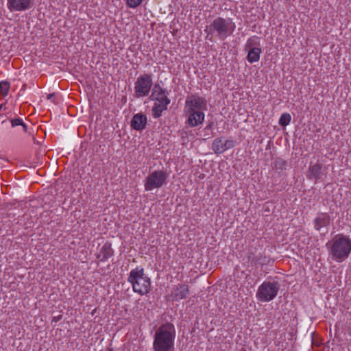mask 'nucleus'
Segmentation results:
<instances>
[{
  "mask_svg": "<svg viewBox=\"0 0 351 351\" xmlns=\"http://www.w3.org/2000/svg\"><path fill=\"white\" fill-rule=\"evenodd\" d=\"M128 282L132 285L134 292L141 295H147L150 291L151 280L142 267L132 269L128 274Z\"/></svg>",
  "mask_w": 351,
  "mask_h": 351,
  "instance_id": "20e7f679",
  "label": "nucleus"
},
{
  "mask_svg": "<svg viewBox=\"0 0 351 351\" xmlns=\"http://www.w3.org/2000/svg\"><path fill=\"white\" fill-rule=\"evenodd\" d=\"M21 126L23 128V131L25 132H27V125H26V124L24 122H23V123L21 124Z\"/></svg>",
  "mask_w": 351,
  "mask_h": 351,
  "instance_id": "393cba45",
  "label": "nucleus"
},
{
  "mask_svg": "<svg viewBox=\"0 0 351 351\" xmlns=\"http://www.w3.org/2000/svg\"><path fill=\"white\" fill-rule=\"evenodd\" d=\"M280 285L276 281H265L258 288L256 296L261 302H270L277 295Z\"/></svg>",
  "mask_w": 351,
  "mask_h": 351,
  "instance_id": "0eeeda50",
  "label": "nucleus"
},
{
  "mask_svg": "<svg viewBox=\"0 0 351 351\" xmlns=\"http://www.w3.org/2000/svg\"><path fill=\"white\" fill-rule=\"evenodd\" d=\"M211 149L213 151V152L217 154H219L224 152L222 138H215L212 143Z\"/></svg>",
  "mask_w": 351,
  "mask_h": 351,
  "instance_id": "a211bd4d",
  "label": "nucleus"
},
{
  "mask_svg": "<svg viewBox=\"0 0 351 351\" xmlns=\"http://www.w3.org/2000/svg\"><path fill=\"white\" fill-rule=\"evenodd\" d=\"M212 125H213V123H210V124L207 126V128H211Z\"/></svg>",
  "mask_w": 351,
  "mask_h": 351,
  "instance_id": "a878e982",
  "label": "nucleus"
},
{
  "mask_svg": "<svg viewBox=\"0 0 351 351\" xmlns=\"http://www.w3.org/2000/svg\"><path fill=\"white\" fill-rule=\"evenodd\" d=\"M224 152L227 149H231L234 146V142L232 140H226L223 143Z\"/></svg>",
  "mask_w": 351,
  "mask_h": 351,
  "instance_id": "4be33fe9",
  "label": "nucleus"
},
{
  "mask_svg": "<svg viewBox=\"0 0 351 351\" xmlns=\"http://www.w3.org/2000/svg\"><path fill=\"white\" fill-rule=\"evenodd\" d=\"M206 110V101L204 97L197 95L187 96L184 109L187 117L186 124L191 128L202 125L205 118L204 111Z\"/></svg>",
  "mask_w": 351,
  "mask_h": 351,
  "instance_id": "f257e3e1",
  "label": "nucleus"
},
{
  "mask_svg": "<svg viewBox=\"0 0 351 351\" xmlns=\"http://www.w3.org/2000/svg\"><path fill=\"white\" fill-rule=\"evenodd\" d=\"M259 45L258 37L252 36L247 39L245 45V49L248 51L247 59L249 62L254 63L259 60L262 51Z\"/></svg>",
  "mask_w": 351,
  "mask_h": 351,
  "instance_id": "1a4fd4ad",
  "label": "nucleus"
},
{
  "mask_svg": "<svg viewBox=\"0 0 351 351\" xmlns=\"http://www.w3.org/2000/svg\"><path fill=\"white\" fill-rule=\"evenodd\" d=\"M322 165L320 163H315V165H310L308 171L307 177L311 180H320L326 174L322 169Z\"/></svg>",
  "mask_w": 351,
  "mask_h": 351,
  "instance_id": "4468645a",
  "label": "nucleus"
},
{
  "mask_svg": "<svg viewBox=\"0 0 351 351\" xmlns=\"http://www.w3.org/2000/svg\"><path fill=\"white\" fill-rule=\"evenodd\" d=\"M34 0H7V8L10 12H21L29 10Z\"/></svg>",
  "mask_w": 351,
  "mask_h": 351,
  "instance_id": "9b49d317",
  "label": "nucleus"
},
{
  "mask_svg": "<svg viewBox=\"0 0 351 351\" xmlns=\"http://www.w3.org/2000/svg\"><path fill=\"white\" fill-rule=\"evenodd\" d=\"M168 174L162 170H156L151 173L145 182V190L151 191L155 189H159L166 184Z\"/></svg>",
  "mask_w": 351,
  "mask_h": 351,
  "instance_id": "6e6552de",
  "label": "nucleus"
},
{
  "mask_svg": "<svg viewBox=\"0 0 351 351\" xmlns=\"http://www.w3.org/2000/svg\"><path fill=\"white\" fill-rule=\"evenodd\" d=\"M291 117L289 113L282 114L279 119V124L282 126H286L290 123Z\"/></svg>",
  "mask_w": 351,
  "mask_h": 351,
  "instance_id": "aec40b11",
  "label": "nucleus"
},
{
  "mask_svg": "<svg viewBox=\"0 0 351 351\" xmlns=\"http://www.w3.org/2000/svg\"><path fill=\"white\" fill-rule=\"evenodd\" d=\"M114 254V251L111 247V245L108 243H105L100 249L99 252L97 255V258L102 262L107 261Z\"/></svg>",
  "mask_w": 351,
  "mask_h": 351,
  "instance_id": "dca6fc26",
  "label": "nucleus"
},
{
  "mask_svg": "<svg viewBox=\"0 0 351 351\" xmlns=\"http://www.w3.org/2000/svg\"><path fill=\"white\" fill-rule=\"evenodd\" d=\"M127 5L130 8H136L142 3V0H126Z\"/></svg>",
  "mask_w": 351,
  "mask_h": 351,
  "instance_id": "412c9836",
  "label": "nucleus"
},
{
  "mask_svg": "<svg viewBox=\"0 0 351 351\" xmlns=\"http://www.w3.org/2000/svg\"><path fill=\"white\" fill-rule=\"evenodd\" d=\"M149 100L156 101L155 103L169 104L171 100L167 97V92L162 88L158 84H154L152 93L149 97Z\"/></svg>",
  "mask_w": 351,
  "mask_h": 351,
  "instance_id": "9d476101",
  "label": "nucleus"
},
{
  "mask_svg": "<svg viewBox=\"0 0 351 351\" xmlns=\"http://www.w3.org/2000/svg\"><path fill=\"white\" fill-rule=\"evenodd\" d=\"M168 105L169 104L154 103L152 109V117L154 119L159 118L162 115V112L167 109Z\"/></svg>",
  "mask_w": 351,
  "mask_h": 351,
  "instance_id": "f3484780",
  "label": "nucleus"
},
{
  "mask_svg": "<svg viewBox=\"0 0 351 351\" xmlns=\"http://www.w3.org/2000/svg\"><path fill=\"white\" fill-rule=\"evenodd\" d=\"M278 165H279L280 167H282L286 165V162L282 159H278L275 161V165L277 166Z\"/></svg>",
  "mask_w": 351,
  "mask_h": 351,
  "instance_id": "b1692460",
  "label": "nucleus"
},
{
  "mask_svg": "<svg viewBox=\"0 0 351 351\" xmlns=\"http://www.w3.org/2000/svg\"><path fill=\"white\" fill-rule=\"evenodd\" d=\"M10 88V84L7 81L0 82V97H5L8 94Z\"/></svg>",
  "mask_w": 351,
  "mask_h": 351,
  "instance_id": "6ab92c4d",
  "label": "nucleus"
},
{
  "mask_svg": "<svg viewBox=\"0 0 351 351\" xmlns=\"http://www.w3.org/2000/svg\"><path fill=\"white\" fill-rule=\"evenodd\" d=\"M330 223V217L326 213H320L317 215L313 220L314 228L320 231L322 228H327Z\"/></svg>",
  "mask_w": 351,
  "mask_h": 351,
  "instance_id": "f8f14e48",
  "label": "nucleus"
},
{
  "mask_svg": "<svg viewBox=\"0 0 351 351\" xmlns=\"http://www.w3.org/2000/svg\"><path fill=\"white\" fill-rule=\"evenodd\" d=\"M189 286L184 284H178L172 291V296L176 301L184 299L189 293Z\"/></svg>",
  "mask_w": 351,
  "mask_h": 351,
  "instance_id": "2eb2a0df",
  "label": "nucleus"
},
{
  "mask_svg": "<svg viewBox=\"0 0 351 351\" xmlns=\"http://www.w3.org/2000/svg\"><path fill=\"white\" fill-rule=\"evenodd\" d=\"M154 86L152 74L140 75L134 82V97L138 99L148 96Z\"/></svg>",
  "mask_w": 351,
  "mask_h": 351,
  "instance_id": "423d86ee",
  "label": "nucleus"
},
{
  "mask_svg": "<svg viewBox=\"0 0 351 351\" xmlns=\"http://www.w3.org/2000/svg\"><path fill=\"white\" fill-rule=\"evenodd\" d=\"M147 119L145 114L142 112L134 114L131 120V127L138 131L145 128Z\"/></svg>",
  "mask_w": 351,
  "mask_h": 351,
  "instance_id": "ddd939ff",
  "label": "nucleus"
},
{
  "mask_svg": "<svg viewBox=\"0 0 351 351\" xmlns=\"http://www.w3.org/2000/svg\"><path fill=\"white\" fill-rule=\"evenodd\" d=\"M176 329L173 324H162L154 335L153 349L154 351H171L174 347Z\"/></svg>",
  "mask_w": 351,
  "mask_h": 351,
  "instance_id": "f03ea898",
  "label": "nucleus"
},
{
  "mask_svg": "<svg viewBox=\"0 0 351 351\" xmlns=\"http://www.w3.org/2000/svg\"><path fill=\"white\" fill-rule=\"evenodd\" d=\"M23 122V121L22 120V119L17 118V119H12L11 120V125L14 128V127H16V126H18V125H21Z\"/></svg>",
  "mask_w": 351,
  "mask_h": 351,
  "instance_id": "5701e85b",
  "label": "nucleus"
},
{
  "mask_svg": "<svg viewBox=\"0 0 351 351\" xmlns=\"http://www.w3.org/2000/svg\"><path fill=\"white\" fill-rule=\"evenodd\" d=\"M328 254L336 262L345 261L351 252V239L346 235L339 234L326 243Z\"/></svg>",
  "mask_w": 351,
  "mask_h": 351,
  "instance_id": "7ed1b4c3",
  "label": "nucleus"
},
{
  "mask_svg": "<svg viewBox=\"0 0 351 351\" xmlns=\"http://www.w3.org/2000/svg\"><path fill=\"white\" fill-rule=\"evenodd\" d=\"M236 27L235 23L230 18L217 17L213 20L212 23L207 27L205 31L208 30V34L206 36L208 38L211 34H216V36L221 40H225L230 36L234 31Z\"/></svg>",
  "mask_w": 351,
  "mask_h": 351,
  "instance_id": "39448f33",
  "label": "nucleus"
}]
</instances>
